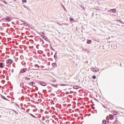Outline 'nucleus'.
<instances>
[{
  "label": "nucleus",
  "mask_w": 124,
  "mask_h": 124,
  "mask_svg": "<svg viewBox=\"0 0 124 124\" xmlns=\"http://www.w3.org/2000/svg\"><path fill=\"white\" fill-rule=\"evenodd\" d=\"M4 22H11L12 21V17L9 16H7L6 17L2 18V19Z\"/></svg>",
  "instance_id": "f257e3e1"
},
{
  "label": "nucleus",
  "mask_w": 124,
  "mask_h": 124,
  "mask_svg": "<svg viewBox=\"0 0 124 124\" xmlns=\"http://www.w3.org/2000/svg\"><path fill=\"white\" fill-rule=\"evenodd\" d=\"M40 35L41 37H42V38L44 39V40H46V41H47V42H50L49 39H48V38L46 36L42 35V34H40Z\"/></svg>",
  "instance_id": "f03ea898"
},
{
  "label": "nucleus",
  "mask_w": 124,
  "mask_h": 124,
  "mask_svg": "<svg viewBox=\"0 0 124 124\" xmlns=\"http://www.w3.org/2000/svg\"><path fill=\"white\" fill-rule=\"evenodd\" d=\"M6 62L7 64H8L9 65H10L12 63H13V60H12V59H7L6 61Z\"/></svg>",
  "instance_id": "7ed1b4c3"
},
{
  "label": "nucleus",
  "mask_w": 124,
  "mask_h": 124,
  "mask_svg": "<svg viewBox=\"0 0 124 124\" xmlns=\"http://www.w3.org/2000/svg\"><path fill=\"white\" fill-rule=\"evenodd\" d=\"M38 83L41 86H43V87H46L47 86V83L44 81H39Z\"/></svg>",
  "instance_id": "20e7f679"
},
{
  "label": "nucleus",
  "mask_w": 124,
  "mask_h": 124,
  "mask_svg": "<svg viewBox=\"0 0 124 124\" xmlns=\"http://www.w3.org/2000/svg\"><path fill=\"white\" fill-rule=\"evenodd\" d=\"M91 71H93V72H98V71H99V69H98V68L95 69V68L92 67L91 68Z\"/></svg>",
  "instance_id": "39448f33"
},
{
  "label": "nucleus",
  "mask_w": 124,
  "mask_h": 124,
  "mask_svg": "<svg viewBox=\"0 0 124 124\" xmlns=\"http://www.w3.org/2000/svg\"><path fill=\"white\" fill-rule=\"evenodd\" d=\"M27 70H28V69L27 68H23L20 70L19 74L25 73V72H26Z\"/></svg>",
  "instance_id": "423d86ee"
},
{
  "label": "nucleus",
  "mask_w": 124,
  "mask_h": 124,
  "mask_svg": "<svg viewBox=\"0 0 124 124\" xmlns=\"http://www.w3.org/2000/svg\"><path fill=\"white\" fill-rule=\"evenodd\" d=\"M108 12L109 13H117V11L116 10V9H113L108 10Z\"/></svg>",
  "instance_id": "0eeeda50"
},
{
  "label": "nucleus",
  "mask_w": 124,
  "mask_h": 124,
  "mask_svg": "<svg viewBox=\"0 0 124 124\" xmlns=\"http://www.w3.org/2000/svg\"><path fill=\"white\" fill-rule=\"evenodd\" d=\"M21 21L22 22V23H23V25L24 26H25V27L28 26V25H29V24H28V22H27V21H26L21 20Z\"/></svg>",
  "instance_id": "6e6552de"
},
{
  "label": "nucleus",
  "mask_w": 124,
  "mask_h": 124,
  "mask_svg": "<svg viewBox=\"0 0 124 124\" xmlns=\"http://www.w3.org/2000/svg\"><path fill=\"white\" fill-rule=\"evenodd\" d=\"M115 21H116L117 23H120V24H122L123 25H124V22H122V21L121 20V19H119V20L115 19Z\"/></svg>",
  "instance_id": "1a4fd4ad"
},
{
  "label": "nucleus",
  "mask_w": 124,
  "mask_h": 124,
  "mask_svg": "<svg viewBox=\"0 0 124 124\" xmlns=\"http://www.w3.org/2000/svg\"><path fill=\"white\" fill-rule=\"evenodd\" d=\"M51 65L53 66V67H57V62L52 63Z\"/></svg>",
  "instance_id": "9d476101"
},
{
  "label": "nucleus",
  "mask_w": 124,
  "mask_h": 124,
  "mask_svg": "<svg viewBox=\"0 0 124 124\" xmlns=\"http://www.w3.org/2000/svg\"><path fill=\"white\" fill-rule=\"evenodd\" d=\"M29 84L30 86H32V87H34V85H35V83H34V82H33V81H31V82H29Z\"/></svg>",
  "instance_id": "9b49d317"
},
{
  "label": "nucleus",
  "mask_w": 124,
  "mask_h": 124,
  "mask_svg": "<svg viewBox=\"0 0 124 124\" xmlns=\"http://www.w3.org/2000/svg\"><path fill=\"white\" fill-rule=\"evenodd\" d=\"M1 97H2V99H4V100H7V101H9V100L5 97V96L1 95Z\"/></svg>",
  "instance_id": "f8f14e48"
},
{
  "label": "nucleus",
  "mask_w": 124,
  "mask_h": 124,
  "mask_svg": "<svg viewBox=\"0 0 124 124\" xmlns=\"http://www.w3.org/2000/svg\"><path fill=\"white\" fill-rule=\"evenodd\" d=\"M109 119L112 120H114V115L113 114H109Z\"/></svg>",
  "instance_id": "ddd939ff"
},
{
  "label": "nucleus",
  "mask_w": 124,
  "mask_h": 124,
  "mask_svg": "<svg viewBox=\"0 0 124 124\" xmlns=\"http://www.w3.org/2000/svg\"><path fill=\"white\" fill-rule=\"evenodd\" d=\"M57 53H58V52L56 51V52L55 53V54L54 55V58L55 60H57V59H58V56L57 55Z\"/></svg>",
  "instance_id": "4468645a"
},
{
  "label": "nucleus",
  "mask_w": 124,
  "mask_h": 124,
  "mask_svg": "<svg viewBox=\"0 0 124 124\" xmlns=\"http://www.w3.org/2000/svg\"><path fill=\"white\" fill-rule=\"evenodd\" d=\"M50 86H51L52 87H53V88H58V86H59V85L58 84H51Z\"/></svg>",
  "instance_id": "2eb2a0df"
},
{
  "label": "nucleus",
  "mask_w": 124,
  "mask_h": 124,
  "mask_svg": "<svg viewBox=\"0 0 124 124\" xmlns=\"http://www.w3.org/2000/svg\"><path fill=\"white\" fill-rule=\"evenodd\" d=\"M0 68H3L4 67V63L3 62H0Z\"/></svg>",
  "instance_id": "dca6fc26"
},
{
  "label": "nucleus",
  "mask_w": 124,
  "mask_h": 124,
  "mask_svg": "<svg viewBox=\"0 0 124 124\" xmlns=\"http://www.w3.org/2000/svg\"><path fill=\"white\" fill-rule=\"evenodd\" d=\"M119 120H115L114 122L112 123L113 124H119Z\"/></svg>",
  "instance_id": "f3484780"
},
{
  "label": "nucleus",
  "mask_w": 124,
  "mask_h": 124,
  "mask_svg": "<svg viewBox=\"0 0 124 124\" xmlns=\"http://www.w3.org/2000/svg\"><path fill=\"white\" fill-rule=\"evenodd\" d=\"M20 87L21 89H24V83L23 82L20 83Z\"/></svg>",
  "instance_id": "a211bd4d"
},
{
  "label": "nucleus",
  "mask_w": 124,
  "mask_h": 124,
  "mask_svg": "<svg viewBox=\"0 0 124 124\" xmlns=\"http://www.w3.org/2000/svg\"><path fill=\"white\" fill-rule=\"evenodd\" d=\"M92 40H87V43L88 44H91L92 43Z\"/></svg>",
  "instance_id": "6ab92c4d"
},
{
  "label": "nucleus",
  "mask_w": 124,
  "mask_h": 124,
  "mask_svg": "<svg viewBox=\"0 0 124 124\" xmlns=\"http://www.w3.org/2000/svg\"><path fill=\"white\" fill-rule=\"evenodd\" d=\"M83 51H85L87 52V53L90 52V50H88V49H87V48H83Z\"/></svg>",
  "instance_id": "aec40b11"
},
{
  "label": "nucleus",
  "mask_w": 124,
  "mask_h": 124,
  "mask_svg": "<svg viewBox=\"0 0 124 124\" xmlns=\"http://www.w3.org/2000/svg\"><path fill=\"white\" fill-rule=\"evenodd\" d=\"M29 114L31 116V117H32L33 118L36 119V117L35 116H34L33 114H32V113H29Z\"/></svg>",
  "instance_id": "412c9836"
},
{
  "label": "nucleus",
  "mask_w": 124,
  "mask_h": 124,
  "mask_svg": "<svg viewBox=\"0 0 124 124\" xmlns=\"http://www.w3.org/2000/svg\"><path fill=\"white\" fill-rule=\"evenodd\" d=\"M69 19H70V21L71 22H73V21H74V18H73V17H69Z\"/></svg>",
  "instance_id": "4be33fe9"
},
{
  "label": "nucleus",
  "mask_w": 124,
  "mask_h": 124,
  "mask_svg": "<svg viewBox=\"0 0 124 124\" xmlns=\"http://www.w3.org/2000/svg\"><path fill=\"white\" fill-rule=\"evenodd\" d=\"M25 79L27 80V81H31V78L28 77H25Z\"/></svg>",
  "instance_id": "5701e85b"
},
{
  "label": "nucleus",
  "mask_w": 124,
  "mask_h": 124,
  "mask_svg": "<svg viewBox=\"0 0 124 124\" xmlns=\"http://www.w3.org/2000/svg\"><path fill=\"white\" fill-rule=\"evenodd\" d=\"M92 78L93 79H96V76L93 75V76H92Z\"/></svg>",
  "instance_id": "b1692460"
},
{
  "label": "nucleus",
  "mask_w": 124,
  "mask_h": 124,
  "mask_svg": "<svg viewBox=\"0 0 124 124\" xmlns=\"http://www.w3.org/2000/svg\"><path fill=\"white\" fill-rule=\"evenodd\" d=\"M93 99L95 100V101H97V102H99V101H98L97 99L94 97Z\"/></svg>",
  "instance_id": "393cba45"
},
{
  "label": "nucleus",
  "mask_w": 124,
  "mask_h": 124,
  "mask_svg": "<svg viewBox=\"0 0 124 124\" xmlns=\"http://www.w3.org/2000/svg\"><path fill=\"white\" fill-rule=\"evenodd\" d=\"M60 86H61L62 87H64V86H66V84H61L60 85Z\"/></svg>",
  "instance_id": "a878e982"
},
{
  "label": "nucleus",
  "mask_w": 124,
  "mask_h": 124,
  "mask_svg": "<svg viewBox=\"0 0 124 124\" xmlns=\"http://www.w3.org/2000/svg\"><path fill=\"white\" fill-rule=\"evenodd\" d=\"M104 122H105V123H104ZM102 123H104V124H107V123H106V120H103L102 121Z\"/></svg>",
  "instance_id": "bb28decb"
},
{
  "label": "nucleus",
  "mask_w": 124,
  "mask_h": 124,
  "mask_svg": "<svg viewBox=\"0 0 124 124\" xmlns=\"http://www.w3.org/2000/svg\"><path fill=\"white\" fill-rule=\"evenodd\" d=\"M50 49L51 50H52V51H55V48H53V47L52 46H51Z\"/></svg>",
  "instance_id": "cd10ccee"
},
{
  "label": "nucleus",
  "mask_w": 124,
  "mask_h": 124,
  "mask_svg": "<svg viewBox=\"0 0 124 124\" xmlns=\"http://www.w3.org/2000/svg\"><path fill=\"white\" fill-rule=\"evenodd\" d=\"M1 0V1H3V2H4V3H5V4H7V2H6V1L3 0Z\"/></svg>",
  "instance_id": "c85d7f7f"
},
{
  "label": "nucleus",
  "mask_w": 124,
  "mask_h": 124,
  "mask_svg": "<svg viewBox=\"0 0 124 124\" xmlns=\"http://www.w3.org/2000/svg\"><path fill=\"white\" fill-rule=\"evenodd\" d=\"M22 2H25V3H27V0H22Z\"/></svg>",
  "instance_id": "c756f323"
},
{
  "label": "nucleus",
  "mask_w": 124,
  "mask_h": 124,
  "mask_svg": "<svg viewBox=\"0 0 124 124\" xmlns=\"http://www.w3.org/2000/svg\"><path fill=\"white\" fill-rule=\"evenodd\" d=\"M81 7L83 10H85L86 9H85V7H84V6H81Z\"/></svg>",
  "instance_id": "7c9ffc66"
},
{
  "label": "nucleus",
  "mask_w": 124,
  "mask_h": 124,
  "mask_svg": "<svg viewBox=\"0 0 124 124\" xmlns=\"http://www.w3.org/2000/svg\"><path fill=\"white\" fill-rule=\"evenodd\" d=\"M1 21H3V19H2V18H1V16H0V22H1Z\"/></svg>",
  "instance_id": "2f4dec72"
},
{
  "label": "nucleus",
  "mask_w": 124,
  "mask_h": 124,
  "mask_svg": "<svg viewBox=\"0 0 124 124\" xmlns=\"http://www.w3.org/2000/svg\"><path fill=\"white\" fill-rule=\"evenodd\" d=\"M63 25H65L66 26H68L69 25V24H68V23H63Z\"/></svg>",
  "instance_id": "473e14b6"
},
{
  "label": "nucleus",
  "mask_w": 124,
  "mask_h": 124,
  "mask_svg": "<svg viewBox=\"0 0 124 124\" xmlns=\"http://www.w3.org/2000/svg\"><path fill=\"white\" fill-rule=\"evenodd\" d=\"M15 104L18 107V108H20V106H19V105L17 104V103H16Z\"/></svg>",
  "instance_id": "72a5a7b5"
},
{
  "label": "nucleus",
  "mask_w": 124,
  "mask_h": 124,
  "mask_svg": "<svg viewBox=\"0 0 124 124\" xmlns=\"http://www.w3.org/2000/svg\"><path fill=\"white\" fill-rule=\"evenodd\" d=\"M42 35H45L46 34L44 32L42 31Z\"/></svg>",
  "instance_id": "f704fd0d"
},
{
  "label": "nucleus",
  "mask_w": 124,
  "mask_h": 124,
  "mask_svg": "<svg viewBox=\"0 0 124 124\" xmlns=\"http://www.w3.org/2000/svg\"><path fill=\"white\" fill-rule=\"evenodd\" d=\"M92 109H93H93H95V107H92Z\"/></svg>",
  "instance_id": "c9c22d12"
},
{
  "label": "nucleus",
  "mask_w": 124,
  "mask_h": 124,
  "mask_svg": "<svg viewBox=\"0 0 124 124\" xmlns=\"http://www.w3.org/2000/svg\"><path fill=\"white\" fill-rule=\"evenodd\" d=\"M109 122L110 121H109V120L106 121V123H108V124L109 123Z\"/></svg>",
  "instance_id": "e433bc0d"
},
{
  "label": "nucleus",
  "mask_w": 124,
  "mask_h": 124,
  "mask_svg": "<svg viewBox=\"0 0 124 124\" xmlns=\"http://www.w3.org/2000/svg\"><path fill=\"white\" fill-rule=\"evenodd\" d=\"M15 114H16L17 115L18 114V112H17L16 111H15Z\"/></svg>",
  "instance_id": "4c0bfd02"
},
{
  "label": "nucleus",
  "mask_w": 124,
  "mask_h": 124,
  "mask_svg": "<svg viewBox=\"0 0 124 124\" xmlns=\"http://www.w3.org/2000/svg\"><path fill=\"white\" fill-rule=\"evenodd\" d=\"M11 110H12V111H13V112H15L16 110H14V109H11Z\"/></svg>",
  "instance_id": "58836bf2"
},
{
  "label": "nucleus",
  "mask_w": 124,
  "mask_h": 124,
  "mask_svg": "<svg viewBox=\"0 0 124 124\" xmlns=\"http://www.w3.org/2000/svg\"><path fill=\"white\" fill-rule=\"evenodd\" d=\"M102 48H103V49H104V46H102Z\"/></svg>",
  "instance_id": "ea45409f"
},
{
  "label": "nucleus",
  "mask_w": 124,
  "mask_h": 124,
  "mask_svg": "<svg viewBox=\"0 0 124 124\" xmlns=\"http://www.w3.org/2000/svg\"><path fill=\"white\" fill-rule=\"evenodd\" d=\"M99 49H101V46H100Z\"/></svg>",
  "instance_id": "a19ab883"
},
{
  "label": "nucleus",
  "mask_w": 124,
  "mask_h": 124,
  "mask_svg": "<svg viewBox=\"0 0 124 124\" xmlns=\"http://www.w3.org/2000/svg\"><path fill=\"white\" fill-rule=\"evenodd\" d=\"M43 41V44H44V41H43V40H42Z\"/></svg>",
  "instance_id": "79ce46f5"
},
{
  "label": "nucleus",
  "mask_w": 124,
  "mask_h": 124,
  "mask_svg": "<svg viewBox=\"0 0 124 124\" xmlns=\"http://www.w3.org/2000/svg\"><path fill=\"white\" fill-rule=\"evenodd\" d=\"M103 107H104V108H106V107H105V106H104Z\"/></svg>",
  "instance_id": "37998d69"
},
{
  "label": "nucleus",
  "mask_w": 124,
  "mask_h": 124,
  "mask_svg": "<svg viewBox=\"0 0 124 124\" xmlns=\"http://www.w3.org/2000/svg\"><path fill=\"white\" fill-rule=\"evenodd\" d=\"M51 55H53V52H51Z\"/></svg>",
  "instance_id": "c03bdc74"
},
{
  "label": "nucleus",
  "mask_w": 124,
  "mask_h": 124,
  "mask_svg": "<svg viewBox=\"0 0 124 124\" xmlns=\"http://www.w3.org/2000/svg\"><path fill=\"white\" fill-rule=\"evenodd\" d=\"M91 102H93V100H91Z\"/></svg>",
  "instance_id": "a18cd8bd"
},
{
  "label": "nucleus",
  "mask_w": 124,
  "mask_h": 124,
  "mask_svg": "<svg viewBox=\"0 0 124 124\" xmlns=\"http://www.w3.org/2000/svg\"><path fill=\"white\" fill-rule=\"evenodd\" d=\"M111 47H113V45H111Z\"/></svg>",
  "instance_id": "49530a36"
},
{
  "label": "nucleus",
  "mask_w": 124,
  "mask_h": 124,
  "mask_svg": "<svg viewBox=\"0 0 124 124\" xmlns=\"http://www.w3.org/2000/svg\"><path fill=\"white\" fill-rule=\"evenodd\" d=\"M104 123H105V122H103V124H104Z\"/></svg>",
  "instance_id": "de8ad7c7"
},
{
  "label": "nucleus",
  "mask_w": 124,
  "mask_h": 124,
  "mask_svg": "<svg viewBox=\"0 0 124 124\" xmlns=\"http://www.w3.org/2000/svg\"><path fill=\"white\" fill-rule=\"evenodd\" d=\"M29 77H31V75H29Z\"/></svg>",
  "instance_id": "09e8293b"
},
{
  "label": "nucleus",
  "mask_w": 124,
  "mask_h": 124,
  "mask_svg": "<svg viewBox=\"0 0 124 124\" xmlns=\"http://www.w3.org/2000/svg\"><path fill=\"white\" fill-rule=\"evenodd\" d=\"M117 115V114H115V115Z\"/></svg>",
  "instance_id": "8fccbe9b"
},
{
  "label": "nucleus",
  "mask_w": 124,
  "mask_h": 124,
  "mask_svg": "<svg viewBox=\"0 0 124 124\" xmlns=\"http://www.w3.org/2000/svg\"><path fill=\"white\" fill-rule=\"evenodd\" d=\"M1 30H2V28H1Z\"/></svg>",
  "instance_id": "3c124183"
}]
</instances>
